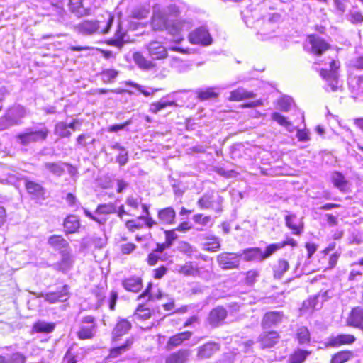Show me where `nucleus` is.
Instances as JSON below:
<instances>
[{
	"instance_id": "58836bf2",
	"label": "nucleus",
	"mask_w": 363,
	"mask_h": 363,
	"mask_svg": "<svg viewBox=\"0 0 363 363\" xmlns=\"http://www.w3.org/2000/svg\"><path fill=\"white\" fill-rule=\"evenodd\" d=\"M177 104L174 101H165L163 99L161 100L150 104L149 111L152 113H157L160 111L168 107L175 106Z\"/></svg>"
},
{
	"instance_id": "e2e57ef3",
	"label": "nucleus",
	"mask_w": 363,
	"mask_h": 363,
	"mask_svg": "<svg viewBox=\"0 0 363 363\" xmlns=\"http://www.w3.org/2000/svg\"><path fill=\"white\" fill-rule=\"evenodd\" d=\"M193 220L195 223L205 226L211 220V217L210 216H203L202 214H196L193 216Z\"/></svg>"
},
{
	"instance_id": "cd10ccee",
	"label": "nucleus",
	"mask_w": 363,
	"mask_h": 363,
	"mask_svg": "<svg viewBox=\"0 0 363 363\" xmlns=\"http://www.w3.org/2000/svg\"><path fill=\"white\" fill-rule=\"evenodd\" d=\"M61 255L62 259L60 262L55 264V268L62 272H66L71 268L73 262L70 255V250L63 251Z\"/></svg>"
},
{
	"instance_id": "393cba45",
	"label": "nucleus",
	"mask_w": 363,
	"mask_h": 363,
	"mask_svg": "<svg viewBox=\"0 0 363 363\" xmlns=\"http://www.w3.org/2000/svg\"><path fill=\"white\" fill-rule=\"evenodd\" d=\"M279 18L280 16L278 13H274L267 21L264 22L263 28L258 33L263 36L262 38V40H267L271 38L272 32H269L268 30H270V31H274L276 26L273 23L278 21Z\"/></svg>"
},
{
	"instance_id": "f704fd0d",
	"label": "nucleus",
	"mask_w": 363,
	"mask_h": 363,
	"mask_svg": "<svg viewBox=\"0 0 363 363\" xmlns=\"http://www.w3.org/2000/svg\"><path fill=\"white\" fill-rule=\"evenodd\" d=\"M133 58L135 63L143 69L150 70L153 69L155 66V63L147 60L140 52L134 53Z\"/></svg>"
},
{
	"instance_id": "9b49d317",
	"label": "nucleus",
	"mask_w": 363,
	"mask_h": 363,
	"mask_svg": "<svg viewBox=\"0 0 363 363\" xmlns=\"http://www.w3.org/2000/svg\"><path fill=\"white\" fill-rule=\"evenodd\" d=\"M356 340L355 337L351 334H339L336 336H332L328 339L325 346L328 347H340L342 345H351Z\"/></svg>"
},
{
	"instance_id": "79ce46f5",
	"label": "nucleus",
	"mask_w": 363,
	"mask_h": 363,
	"mask_svg": "<svg viewBox=\"0 0 363 363\" xmlns=\"http://www.w3.org/2000/svg\"><path fill=\"white\" fill-rule=\"evenodd\" d=\"M352 357L353 352L352 351H340L332 357L330 363H345Z\"/></svg>"
},
{
	"instance_id": "5701e85b",
	"label": "nucleus",
	"mask_w": 363,
	"mask_h": 363,
	"mask_svg": "<svg viewBox=\"0 0 363 363\" xmlns=\"http://www.w3.org/2000/svg\"><path fill=\"white\" fill-rule=\"evenodd\" d=\"M330 180L333 186L341 192H347L348 190V182L345 176L339 172H333L330 176Z\"/></svg>"
},
{
	"instance_id": "4be33fe9",
	"label": "nucleus",
	"mask_w": 363,
	"mask_h": 363,
	"mask_svg": "<svg viewBox=\"0 0 363 363\" xmlns=\"http://www.w3.org/2000/svg\"><path fill=\"white\" fill-rule=\"evenodd\" d=\"M158 219L162 224L172 225L174 223L176 212L172 207H167L158 211Z\"/></svg>"
},
{
	"instance_id": "774afa93",
	"label": "nucleus",
	"mask_w": 363,
	"mask_h": 363,
	"mask_svg": "<svg viewBox=\"0 0 363 363\" xmlns=\"http://www.w3.org/2000/svg\"><path fill=\"white\" fill-rule=\"evenodd\" d=\"M351 66L356 69H363V55L352 60Z\"/></svg>"
},
{
	"instance_id": "412c9836",
	"label": "nucleus",
	"mask_w": 363,
	"mask_h": 363,
	"mask_svg": "<svg viewBox=\"0 0 363 363\" xmlns=\"http://www.w3.org/2000/svg\"><path fill=\"white\" fill-rule=\"evenodd\" d=\"M131 328V323L126 319H121L116 323L113 330V340H118L121 336L126 334Z\"/></svg>"
},
{
	"instance_id": "864d4df0",
	"label": "nucleus",
	"mask_w": 363,
	"mask_h": 363,
	"mask_svg": "<svg viewBox=\"0 0 363 363\" xmlns=\"http://www.w3.org/2000/svg\"><path fill=\"white\" fill-rule=\"evenodd\" d=\"M297 339L300 344H303L309 341L310 333L307 328L301 327L297 330Z\"/></svg>"
},
{
	"instance_id": "6ab92c4d",
	"label": "nucleus",
	"mask_w": 363,
	"mask_h": 363,
	"mask_svg": "<svg viewBox=\"0 0 363 363\" xmlns=\"http://www.w3.org/2000/svg\"><path fill=\"white\" fill-rule=\"evenodd\" d=\"M191 332L185 331L172 336L167 341V349L168 350H170L174 347L181 345L184 340H189L191 337Z\"/></svg>"
},
{
	"instance_id": "c03bdc74",
	"label": "nucleus",
	"mask_w": 363,
	"mask_h": 363,
	"mask_svg": "<svg viewBox=\"0 0 363 363\" xmlns=\"http://www.w3.org/2000/svg\"><path fill=\"white\" fill-rule=\"evenodd\" d=\"M310 354L306 350H298L291 354L289 358V363H303L306 357Z\"/></svg>"
},
{
	"instance_id": "39448f33",
	"label": "nucleus",
	"mask_w": 363,
	"mask_h": 363,
	"mask_svg": "<svg viewBox=\"0 0 363 363\" xmlns=\"http://www.w3.org/2000/svg\"><path fill=\"white\" fill-rule=\"evenodd\" d=\"M242 254L222 252L217 256L216 260L219 267L223 270L238 269Z\"/></svg>"
},
{
	"instance_id": "6e6552de",
	"label": "nucleus",
	"mask_w": 363,
	"mask_h": 363,
	"mask_svg": "<svg viewBox=\"0 0 363 363\" xmlns=\"http://www.w3.org/2000/svg\"><path fill=\"white\" fill-rule=\"evenodd\" d=\"M284 318V313L280 311L267 312L262 320V327L264 329L270 328L280 324Z\"/></svg>"
},
{
	"instance_id": "f03ea898",
	"label": "nucleus",
	"mask_w": 363,
	"mask_h": 363,
	"mask_svg": "<svg viewBox=\"0 0 363 363\" xmlns=\"http://www.w3.org/2000/svg\"><path fill=\"white\" fill-rule=\"evenodd\" d=\"M325 67L320 70V75L325 82V89L327 91H335L339 84V71L340 62L335 59H329V62H325Z\"/></svg>"
},
{
	"instance_id": "2f4dec72",
	"label": "nucleus",
	"mask_w": 363,
	"mask_h": 363,
	"mask_svg": "<svg viewBox=\"0 0 363 363\" xmlns=\"http://www.w3.org/2000/svg\"><path fill=\"white\" fill-rule=\"evenodd\" d=\"M255 96V94L252 91H249L244 88H238L230 92L229 100L230 101H241L248 99H252Z\"/></svg>"
},
{
	"instance_id": "bb28decb",
	"label": "nucleus",
	"mask_w": 363,
	"mask_h": 363,
	"mask_svg": "<svg viewBox=\"0 0 363 363\" xmlns=\"http://www.w3.org/2000/svg\"><path fill=\"white\" fill-rule=\"evenodd\" d=\"M244 255V259L247 262L250 261H262V252L259 247H250L243 250L238 252Z\"/></svg>"
},
{
	"instance_id": "37998d69",
	"label": "nucleus",
	"mask_w": 363,
	"mask_h": 363,
	"mask_svg": "<svg viewBox=\"0 0 363 363\" xmlns=\"http://www.w3.org/2000/svg\"><path fill=\"white\" fill-rule=\"evenodd\" d=\"M96 332V325H91V326L82 325L77 333L78 337L81 340L92 338Z\"/></svg>"
},
{
	"instance_id": "a19ab883",
	"label": "nucleus",
	"mask_w": 363,
	"mask_h": 363,
	"mask_svg": "<svg viewBox=\"0 0 363 363\" xmlns=\"http://www.w3.org/2000/svg\"><path fill=\"white\" fill-rule=\"evenodd\" d=\"M55 325L45 321H38L33 326V330L40 333H50L55 329Z\"/></svg>"
},
{
	"instance_id": "680f3d73",
	"label": "nucleus",
	"mask_w": 363,
	"mask_h": 363,
	"mask_svg": "<svg viewBox=\"0 0 363 363\" xmlns=\"http://www.w3.org/2000/svg\"><path fill=\"white\" fill-rule=\"evenodd\" d=\"M164 234L166 238L164 242L166 243V246L170 247L172 245L173 242L177 238V235L174 230H165Z\"/></svg>"
},
{
	"instance_id": "3c124183",
	"label": "nucleus",
	"mask_w": 363,
	"mask_h": 363,
	"mask_svg": "<svg viewBox=\"0 0 363 363\" xmlns=\"http://www.w3.org/2000/svg\"><path fill=\"white\" fill-rule=\"evenodd\" d=\"M150 309L145 308L143 304H140L138 306L134 315L139 320H147L150 317Z\"/></svg>"
},
{
	"instance_id": "f8f14e48",
	"label": "nucleus",
	"mask_w": 363,
	"mask_h": 363,
	"mask_svg": "<svg viewBox=\"0 0 363 363\" xmlns=\"http://www.w3.org/2000/svg\"><path fill=\"white\" fill-rule=\"evenodd\" d=\"M100 28L99 21L86 20L75 26V30L83 35H93L99 30Z\"/></svg>"
},
{
	"instance_id": "e433bc0d",
	"label": "nucleus",
	"mask_w": 363,
	"mask_h": 363,
	"mask_svg": "<svg viewBox=\"0 0 363 363\" xmlns=\"http://www.w3.org/2000/svg\"><path fill=\"white\" fill-rule=\"evenodd\" d=\"M133 344V338L129 337L126 340L125 342L121 346L112 348L110 350L109 356L111 358H116L119 355L123 354L124 352L128 351Z\"/></svg>"
},
{
	"instance_id": "c85d7f7f",
	"label": "nucleus",
	"mask_w": 363,
	"mask_h": 363,
	"mask_svg": "<svg viewBox=\"0 0 363 363\" xmlns=\"http://www.w3.org/2000/svg\"><path fill=\"white\" fill-rule=\"evenodd\" d=\"M65 164L62 162H47L43 164V168L52 174L61 177L65 172Z\"/></svg>"
},
{
	"instance_id": "a211bd4d",
	"label": "nucleus",
	"mask_w": 363,
	"mask_h": 363,
	"mask_svg": "<svg viewBox=\"0 0 363 363\" xmlns=\"http://www.w3.org/2000/svg\"><path fill=\"white\" fill-rule=\"evenodd\" d=\"M219 349L218 344L209 342L198 348L197 356L199 359H207L211 357Z\"/></svg>"
},
{
	"instance_id": "7ed1b4c3",
	"label": "nucleus",
	"mask_w": 363,
	"mask_h": 363,
	"mask_svg": "<svg viewBox=\"0 0 363 363\" xmlns=\"http://www.w3.org/2000/svg\"><path fill=\"white\" fill-rule=\"evenodd\" d=\"M49 130L43 123L38 126L26 128L23 132L16 135V141L22 145H28L30 143L42 142L46 140Z\"/></svg>"
},
{
	"instance_id": "c9c22d12",
	"label": "nucleus",
	"mask_w": 363,
	"mask_h": 363,
	"mask_svg": "<svg viewBox=\"0 0 363 363\" xmlns=\"http://www.w3.org/2000/svg\"><path fill=\"white\" fill-rule=\"evenodd\" d=\"M289 269V264L286 260L283 259H279L277 264L273 267L274 277L276 279H281Z\"/></svg>"
},
{
	"instance_id": "5fc2aeb1",
	"label": "nucleus",
	"mask_w": 363,
	"mask_h": 363,
	"mask_svg": "<svg viewBox=\"0 0 363 363\" xmlns=\"http://www.w3.org/2000/svg\"><path fill=\"white\" fill-rule=\"evenodd\" d=\"M353 268L350 270L348 275L349 281H359L363 279V272L362 269L359 266L358 268H355V267H352Z\"/></svg>"
},
{
	"instance_id": "0eeeda50",
	"label": "nucleus",
	"mask_w": 363,
	"mask_h": 363,
	"mask_svg": "<svg viewBox=\"0 0 363 363\" xmlns=\"http://www.w3.org/2000/svg\"><path fill=\"white\" fill-rule=\"evenodd\" d=\"M146 48L152 60H162L168 56L166 48L160 42L151 41L146 45Z\"/></svg>"
},
{
	"instance_id": "6e6d98bb",
	"label": "nucleus",
	"mask_w": 363,
	"mask_h": 363,
	"mask_svg": "<svg viewBox=\"0 0 363 363\" xmlns=\"http://www.w3.org/2000/svg\"><path fill=\"white\" fill-rule=\"evenodd\" d=\"M271 118L273 121L277 122L279 125L289 128L291 126V123L288 121L287 118L279 113L274 112L272 114Z\"/></svg>"
},
{
	"instance_id": "052dcab7",
	"label": "nucleus",
	"mask_w": 363,
	"mask_h": 363,
	"mask_svg": "<svg viewBox=\"0 0 363 363\" xmlns=\"http://www.w3.org/2000/svg\"><path fill=\"white\" fill-rule=\"evenodd\" d=\"M151 287H152V284L150 283L147 288L138 296V299L140 300L146 296L148 297V300H152L154 298L160 299L162 296V293L159 292L157 294H155V295L150 294V290Z\"/></svg>"
},
{
	"instance_id": "4d7b16f0",
	"label": "nucleus",
	"mask_w": 363,
	"mask_h": 363,
	"mask_svg": "<svg viewBox=\"0 0 363 363\" xmlns=\"http://www.w3.org/2000/svg\"><path fill=\"white\" fill-rule=\"evenodd\" d=\"M118 75V72L115 69H106L101 72V77L104 82H111Z\"/></svg>"
},
{
	"instance_id": "473e14b6",
	"label": "nucleus",
	"mask_w": 363,
	"mask_h": 363,
	"mask_svg": "<svg viewBox=\"0 0 363 363\" xmlns=\"http://www.w3.org/2000/svg\"><path fill=\"white\" fill-rule=\"evenodd\" d=\"M303 49L308 53L318 55V37L315 34L308 35L303 43Z\"/></svg>"
},
{
	"instance_id": "8fccbe9b",
	"label": "nucleus",
	"mask_w": 363,
	"mask_h": 363,
	"mask_svg": "<svg viewBox=\"0 0 363 363\" xmlns=\"http://www.w3.org/2000/svg\"><path fill=\"white\" fill-rule=\"evenodd\" d=\"M316 298L317 296H314L313 298H310L308 300L303 301L302 307L301 308V312L302 314L314 311L317 303Z\"/></svg>"
},
{
	"instance_id": "2eb2a0df",
	"label": "nucleus",
	"mask_w": 363,
	"mask_h": 363,
	"mask_svg": "<svg viewBox=\"0 0 363 363\" xmlns=\"http://www.w3.org/2000/svg\"><path fill=\"white\" fill-rule=\"evenodd\" d=\"M201 241H203V249L209 252H216L220 248L219 239L211 234H202L199 235Z\"/></svg>"
},
{
	"instance_id": "1a4fd4ad",
	"label": "nucleus",
	"mask_w": 363,
	"mask_h": 363,
	"mask_svg": "<svg viewBox=\"0 0 363 363\" xmlns=\"http://www.w3.org/2000/svg\"><path fill=\"white\" fill-rule=\"evenodd\" d=\"M279 338L280 336L276 331L263 332L259 335L258 342L262 349L271 348L279 342Z\"/></svg>"
},
{
	"instance_id": "4468645a",
	"label": "nucleus",
	"mask_w": 363,
	"mask_h": 363,
	"mask_svg": "<svg viewBox=\"0 0 363 363\" xmlns=\"http://www.w3.org/2000/svg\"><path fill=\"white\" fill-rule=\"evenodd\" d=\"M69 298V286L64 285L62 288L55 292L45 294V300L50 303H55L58 301H65Z\"/></svg>"
},
{
	"instance_id": "4c0bfd02",
	"label": "nucleus",
	"mask_w": 363,
	"mask_h": 363,
	"mask_svg": "<svg viewBox=\"0 0 363 363\" xmlns=\"http://www.w3.org/2000/svg\"><path fill=\"white\" fill-rule=\"evenodd\" d=\"M178 272L185 276L196 277L199 274V270L192 262H187L184 265L180 266Z\"/></svg>"
},
{
	"instance_id": "0e129e2a",
	"label": "nucleus",
	"mask_w": 363,
	"mask_h": 363,
	"mask_svg": "<svg viewBox=\"0 0 363 363\" xmlns=\"http://www.w3.org/2000/svg\"><path fill=\"white\" fill-rule=\"evenodd\" d=\"M116 161L119 164L120 166L125 165L128 162V152L125 149V150L120 152L118 155L116 157Z\"/></svg>"
},
{
	"instance_id": "49530a36",
	"label": "nucleus",
	"mask_w": 363,
	"mask_h": 363,
	"mask_svg": "<svg viewBox=\"0 0 363 363\" xmlns=\"http://www.w3.org/2000/svg\"><path fill=\"white\" fill-rule=\"evenodd\" d=\"M177 249L180 252L186 254L189 257H191L194 252H197L195 247L185 241L179 242Z\"/></svg>"
},
{
	"instance_id": "09e8293b",
	"label": "nucleus",
	"mask_w": 363,
	"mask_h": 363,
	"mask_svg": "<svg viewBox=\"0 0 363 363\" xmlns=\"http://www.w3.org/2000/svg\"><path fill=\"white\" fill-rule=\"evenodd\" d=\"M55 133L61 138H69L72 135L68 130L67 124L64 122H58L55 127Z\"/></svg>"
},
{
	"instance_id": "338daca9",
	"label": "nucleus",
	"mask_w": 363,
	"mask_h": 363,
	"mask_svg": "<svg viewBox=\"0 0 363 363\" xmlns=\"http://www.w3.org/2000/svg\"><path fill=\"white\" fill-rule=\"evenodd\" d=\"M26 357L21 353H15L13 354L9 362H6V363H25Z\"/></svg>"
},
{
	"instance_id": "ea45409f",
	"label": "nucleus",
	"mask_w": 363,
	"mask_h": 363,
	"mask_svg": "<svg viewBox=\"0 0 363 363\" xmlns=\"http://www.w3.org/2000/svg\"><path fill=\"white\" fill-rule=\"evenodd\" d=\"M124 36L125 33L122 31L120 25H118L114 38L109 39L107 43L109 45H113L121 49L125 43Z\"/></svg>"
},
{
	"instance_id": "423d86ee",
	"label": "nucleus",
	"mask_w": 363,
	"mask_h": 363,
	"mask_svg": "<svg viewBox=\"0 0 363 363\" xmlns=\"http://www.w3.org/2000/svg\"><path fill=\"white\" fill-rule=\"evenodd\" d=\"M189 38L192 44H200L205 46L211 45L213 41L208 30L205 26H201L191 32Z\"/></svg>"
},
{
	"instance_id": "aec40b11",
	"label": "nucleus",
	"mask_w": 363,
	"mask_h": 363,
	"mask_svg": "<svg viewBox=\"0 0 363 363\" xmlns=\"http://www.w3.org/2000/svg\"><path fill=\"white\" fill-rule=\"evenodd\" d=\"M25 183L27 192L35 198H40L45 194V189L38 183L30 181L27 178H22Z\"/></svg>"
},
{
	"instance_id": "de8ad7c7",
	"label": "nucleus",
	"mask_w": 363,
	"mask_h": 363,
	"mask_svg": "<svg viewBox=\"0 0 363 363\" xmlns=\"http://www.w3.org/2000/svg\"><path fill=\"white\" fill-rule=\"evenodd\" d=\"M95 213L96 214H111L116 213V206L113 203L99 204Z\"/></svg>"
},
{
	"instance_id": "72a5a7b5",
	"label": "nucleus",
	"mask_w": 363,
	"mask_h": 363,
	"mask_svg": "<svg viewBox=\"0 0 363 363\" xmlns=\"http://www.w3.org/2000/svg\"><path fill=\"white\" fill-rule=\"evenodd\" d=\"M122 285L127 291L138 292L142 288V279L139 277H130L123 280Z\"/></svg>"
},
{
	"instance_id": "c756f323",
	"label": "nucleus",
	"mask_w": 363,
	"mask_h": 363,
	"mask_svg": "<svg viewBox=\"0 0 363 363\" xmlns=\"http://www.w3.org/2000/svg\"><path fill=\"white\" fill-rule=\"evenodd\" d=\"M65 232L67 234L74 233L77 231L79 228V220L75 215L68 216L64 220Z\"/></svg>"
},
{
	"instance_id": "a878e982",
	"label": "nucleus",
	"mask_w": 363,
	"mask_h": 363,
	"mask_svg": "<svg viewBox=\"0 0 363 363\" xmlns=\"http://www.w3.org/2000/svg\"><path fill=\"white\" fill-rule=\"evenodd\" d=\"M286 225L293 230V234L300 235L303 230V225L301 220L294 214L285 216Z\"/></svg>"
},
{
	"instance_id": "a18cd8bd",
	"label": "nucleus",
	"mask_w": 363,
	"mask_h": 363,
	"mask_svg": "<svg viewBox=\"0 0 363 363\" xmlns=\"http://www.w3.org/2000/svg\"><path fill=\"white\" fill-rule=\"evenodd\" d=\"M125 84L127 86H132V87H134L135 89H137L138 91H140V92H141L145 96H152L155 92L158 91L160 90V89H153V88H147V89H145L144 86L137 84V83H135L132 81H128L125 82Z\"/></svg>"
},
{
	"instance_id": "603ef678",
	"label": "nucleus",
	"mask_w": 363,
	"mask_h": 363,
	"mask_svg": "<svg viewBox=\"0 0 363 363\" xmlns=\"http://www.w3.org/2000/svg\"><path fill=\"white\" fill-rule=\"evenodd\" d=\"M196 92L198 99L201 101L208 100L217 96V94L213 91L212 88H208L206 90L199 89Z\"/></svg>"
},
{
	"instance_id": "9d476101",
	"label": "nucleus",
	"mask_w": 363,
	"mask_h": 363,
	"mask_svg": "<svg viewBox=\"0 0 363 363\" xmlns=\"http://www.w3.org/2000/svg\"><path fill=\"white\" fill-rule=\"evenodd\" d=\"M227 311L222 306H218L211 311L208 322L212 327L220 325L227 317Z\"/></svg>"
},
{
	"instance_id": "69168bd1",
	"label": "nucleus",
	"mask_w": 363,
	"mask_h": 363,
	"mask_svg": "<svg viewBox=\"0 0 363 363\" xmlns=\"http://www.w3.org/2000/svg\"><path fill=\"white\" fill-rule=\"evenodd\" d=\"M259 276V272L256 270H250L246 274V283L249 285H252L255 281L257 277Z\"/></svg>"
},
{
	"instance_id": "bf43d9fd",
	"label": "nucleus",
	"mask_w": 363,
	"mask_h": 363,
	"mask_svg": "<svg viewBox=\"0 0 363 363\" xmlns=\"http://www.w3.org/2000/svg\"><path fill=\"white\" fill-rule=\"evenodd\" d=\"M293 103V99L289 96H284L278 101L279 108L283 111H288Z\"/></svg>"
},
{
	"instance_id": "dca6fc26",
	"label": "nucleus",
	"mask_w": 363,
	"mask_h": 363,
	"mask_svg": "<svg viewBox=\"0 0 363 363\" xmlns=\"http://www.w3.org/2000/svg\"><path fill=\"white\" fill-rule=\"evenodd\" d=\"M6 115L9 118L13 125L21 123V120L26 116V110L23 106L19 105L13 106L9 108Z\"/></svg>"
},
{
	"instance_id": "13d9d810",
	"label": "nucleus",
	"mask_w": 363,
	"mask_h": 363,
	"mask_svg": "<svg viewBox=\"0 0 363 363\" xmlns=\"http://www.w3.org/2000/svg\"><path fill=\"white\" fill-rule=\"evenodd\" d=\"M284 247V244L275 243L271 244L267 247L264 252H262L263 260L271 256L277 250L281 249Z\"/></svg>"
},
{
	"instance_id": "ddd939ff",
	"label": "nucleus",
	"mask_w": 363,
	"mask_h": 363,
	"mask_svg": "<svg viewBox=\"0 0 363 363\" xmlns=\"http://www.w3.org/2000/svg\"><path fill=\"white\" fill-rule=\"evenodd\" d=\"M347 325L363 331V308L355 307L352 309L347 320Z\"/></svg>"
},
{
	"instance_id": "7c9ffc66",
	"label": "nucleus",
	"mask_w": 363,
	"mask_h": 363,
	"mask_svg": "<svg viewBox=\"0 0 363 363\" xmlns=\"http://www.w3.org/2000/svg\"><path fill=\"white\" fill-rule=\"evenodd\" d=\"M69 9L77 17L89 14V9L83 6L82 0H69Z\"/></svg>"
},
{
	"instance_id": "b1692460",
	"label": "nucleus",
	"mask_w": 363,
	"mask_h": 363,
	"mask_svg": "<svg viewBox=\"0 0 363 363\" xmlns=\"http://www.w3.org/2000/svg\"><path fill=\"white\" fill-rule=\"evenodd\" d=\"M190 350L182 349L175 352L171 353L166 359V363H185L189 356Z\"/></svg>"
},
{
	"instance_id": "f257e3e1",
	"label": "nucleus",
	"mask_w": 363,
	"mask_h": 363,
	"mask_svg": "<svg viewBox=\"0 0 363 363\" xmlns=\"http://www.w3.org/2000/svg\"><path fill=\"white\" fill-rule=\"evenodd\" d=\"M179 7L174 4L169 5L154 12L152 26L155 30H167L172 35L189 30L192 26L191 21L179 18Z\"/></svg>"
},
{
	"instance_id": "f3484780",
	"label": "nucleus",
	"mask_w": 363,
	"mask_h": 363,
	"mask_svg": "<svg viewBox=\"0 0 363 363\" xmlns=\"http://www.w3.org/2000/svg\"><path fill=\"white\" fill-rule=\"evenodd\" d=\"M48 243L60 253L70 250L68 242L61 235H53L48 238Z\"/></svg>"
},
{
	"instance_id": "20e7f679",
	"label": "nucleus",
	"mask_w": 363,
	"mask_h": 363,
	"mask_svg": "<svg viewBox=\"0 0 363 363\" xmlns=\"http://www.w3.org/2000/svg\"><path fill=\"white\" fill-rule=\"evenodd\" d=\"M223 198L214 191H207L198 200L197 204L201 208L212 209L216 213L223 211Z\"/></svg>"
}]
</instances>
